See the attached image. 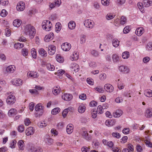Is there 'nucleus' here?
Here are the masks:
<instances>
[{
    "mask_svg": "<svg viewBox=\"0 0 152 152\" xmlns=\"http://www.w3.org/2000/svg\"><path fill=\"white\" fill-rule=\"evenodd\" d=\"M23 31L24 34L29 36L31 39H32L34 37L36 33L34 27L30 24L26 26Z\"/></svg>",
    "mask_w": 152,
    "mask_h": 152,
    "instance_id": "f257e3e1",
    "label": "nucleus"
},
{
    "mask_svg": "<svg viewBox=\"0 0 152 152\" xmlns=\"http://www.w3.org/2000/svg\"><path fill=\"white\" fill-rule=\"evenodd\" d=\"M44 106L40 103L38 104L35 106V110L36 111L35 113V116L37 117L42 115L44 112Z\"/></svg>",
    "mask_w": 152,
    "mask_h": 152,
    "instance_id": "f03ea898",
    "label": "nucleus"
},
{
    "mask_svg": "<svg viewBox=\"0 0 152 152\" xmlns=\"http://www.w3.org/2000/svg\"><path fill=\"white\" fill-rule=\"evenodd\" d=\"M42 28L46 31H49L52 26L51 22L48 20L43 21L42 24Z\"/></svg>",
    "mask_w": 152,
    "mask_h": 152,
    "instance_id": "7ed1b4c3",
    "label": "nucleus"
},
{
    "mask_svg": "<svg viewBox=\"0 0 152 152\" xmlns=\"http://www.w3.org/2000/svg\"><path fill=\"white\" fill-rule=\"evenodd\" d=\"M16 101L15 97V96L11 94L9 95L7 98L6 102L8 104H12L15 102Z\"/></svg>",
    "mask_w": 152,
    "mask_h": 152,
    "instance_id": "20e7f679",
    "label": "nucleus"
},
{
    "mask_svg": "<svg viewBox=\"0 0 152 152\" xmlns=\"http://www.w3.org/2000/svg\"><path fill=\"white\" fill-rule=\"evenodd\" d=\"M84 24L87 28H92L93 27L94 23L91 20L87 19L84 21Z\"/></svg>",
    "mask_w": 152,
    "mask_h": 152,
    "instance_id": "39448f33",
    "label": "nucleus"
},
{
    "mask_svg": "<svg viewBox=\"0 0 152 152\" xmlns=\"http://www.w3.org/2000/svg\"><path fill=\"white\" fill-rule=\"evenodd\" d=\"M119 70L121 72L125 74L128 73L129 72V68L127 67L124 65H121L120 66Z\"/></svg>",
    "mask_w": 152,
    "mask_h": 152,
    "instance_id": "423d86ee",
    "label": "nucleus"
},
{
    "mask_svg": "<svg viewBox=\"0 0 152 152\" xmlns=\"http://www.w3.org/2000/svg\"><path fill=\"white\" fill-rule=\"evenodd\" d=\"M71 47L70 44L67 42H65L63 43L61 45L62 49L64 51H69Z\"/></svg>",
    "mask_w": 152,
    "mask_h": 152,
    "instance_id": "0eeeda50",
    "label": "nucleus"
},
{
    "mask_svg": "<svg viewBox=\"0 0 152 152\" xmlns=\"http://www.w3.org/2000/svg\"><path fill=\"white\" fill-rule=\"evenodd\" d=\"M56 47L53 45H51L48 46V53L49 54L52 55H53L56 52Z\"/></svg>",
    "mask_w": 152,
    "mask_h": 152,
    "instance_id": "6e6552de",
    "label": "nucleus"
},
{
    "mask_svg": "<svg viewBox=\"0 0 152 152\" xmlns=\"http://www.w3.org/2000/svg\"><path fill=\"white\" fill-rule=\"evenodd\" d=\"M25 8V4L23 2L20 1L18 3L16 7L17 10L19 11H23Z\"/></svg>",
    "mask_w": 152,
    "mask_h": 152,
    "instance_id": "1a4fd4ad",
    "label": "nucleus"
},
{
    "mask_svg": "<svg viewBox=\"0 0 152 152\" xmlns=\"http://www.w3.org/2000/svg\"><path fill=\"white\" fill-rule=\"evenodd\" d=\"M70 68L72 71H74L76 72H78L79 69V65L76 63H72L70 65Z\"/></svg>",
    "mask_w": 152,
    "mask_h": 152,
    "instance_id": "9d476101",
    "label": "nucleus"
},
{
    "mask_svg": "<svg viewBox=\"0 0 152 152\" xmlns=\"http://www.w3.org/2000/svg\"><path fill=\"white\" fill-rule=\"evenodd\" d=\"M104 88L107 91L109 92H112L114 89L113 86L110 84H106L104 85Z\"/></svg>",
    "mask_w": 152,
    "mask_h": 152,
    "instance_id": "9b49d317",
    "label": "nucleus"
},
{
    "mask_svg": "<svg viewBox=\"0 0 152 152\" xmlns=\"http://www.w3.org/2000/svg\"><path fill=\"white\" fill-rule=\"evenodd\" d=\"M54 37L53 34L52 32H50L45 36L44 40L46 42H48L52 40Z\"/></svg>",
    "mask_w": 152,
    "mask_h": 152,
    "instance_id": "f8f14e48",
    "label": "nucleus"
},
{
    "mask_svg": "<svg viewBox=\"0 0 152 152\" xmlns=\"http://www.w3.org/2000/svg\"><path fill=\"white\" fill-rule=\"evenodd\" d=\"M145 32V30L143 28L140 27L137 28L135 31V33L138 36H141Z\"/></svg>",
    "mask_w": 152,
    "mask_h": 152,
    "instance_id": "ddd939ff",
    "label": "nucleus"
},
{
    "mask_svg": "<svg viewBox=\"0 0 152 152\" xmlns=\"http://www.w3.org/2000/svg\"><path fill=\"white\" fill-rule=\"evenodd\" d=\"M145 116L148 118L152 117V109L148 108L146 110L145 113Z\"/></svg>",
    "mask_w": 152,
    "mask_h": 152,
    "instance_id": "4468645a",
    "label": "nucleus"
},
{
    "mask_svg": "<svg viewBox=\"0 0 152 152\" xmlns=\"http://www.w3.org/2000/svg\"><path fill=\"white\" fill-rule=\"evenodd\" d=\"M62 99L66 101H69L72 98V94H65L62 96Z\"/></svg>",
    "mask_w": 152,
    "mask_h": 152,
    "instance_id": "2eb2a0df",
    "label": "nucleus"
},
{
    "mask_svg": "<svg viewBox=\"0 0 152 152\" xmlns=\"http://www.w3.org/2000/svg\"><path fill=\"white\" fill-rule=\"evenodd\" d=\"M34 132V128L32 127H29L26 131V134L27 136L33 135Z\"/></svg>",
    "mask_w": 152,
    "mask_h": 152,
    "instance_id": "dca6fc26",
    "label": "nucleus"
},
{
    "mask_svg": "<svg viewBox=\"0 0 152 152\" xmlns=\"http://www.w3.org/2000/svg\"><path fill=\"white\" fill-rule=\"evenodd\" d=\"M82 135L83 138L87 140H89L91 139V136L89 135L88 134L86 131H83Z\"/></svg>",
    "mask_w": 152,
    "mask_h": 152,
    "instance_id": "f3484780",
    "label": "nucleus"
},
{
    "mask_svg": "<svg viewBox=\"0 0 152 152\" xmlns=\"http://www.w3.org/2000/svg\"><path fill=\"white\" fill-rule=\"evenodd\" d=\"M143 4L145 7H148L152 5V0H143Z\"/></svg>",
    "mask_w": 152,
    "mask_h": 152,
    "instance_id": "a211bd4d",
    "label": "nucleus"
},
{
    "mask_svg": "<svg viewBox=\"0 0 152 152\" xmlns=\"http://www.w3.org/2000/svg\"><path fill=\"white\" fill-rule=\"evenodd\" d=\"M122 111L121 110H117L113 114V116L115 117H119L122 114Z\"/></svg>",
    "mask_w": 152,
    "mask_h": 152,
    "instance_id": "6ab92c4d",
    "label": "nucleus"
},
{
    "mask_svg": "<svg viewBox=\"0 0 152 152\" xmlns=\"http://www.w3.org/2000/svg\"><path fill=\"white\" fill-rule=\"evenodd\" d=\"M73 125L72 124H68L66 127V131L68 134H71L73 131Z\"/></svg>",
    "mask_w": 152,
    "mask_h": 152,
    "instance_id": "aec40b11",
    "label": "nucleus"
},
{
    "mask_svg": "<svg viewBox=\"0 0 152 152\" xmlns=\"http://www.w3.org/2000/svg\"><path fill=\"white\" fill-rule=\"evenodd\" d=\"M61 91V89L59 86H56L54 87L52 91L53 94L55 95L58 94Z\"/></svg>",
    "mask_w": 152,
    "mask_h": 152,
    "instance_id": "412c9836",
    "label": "nucleus"
},
{
    "mask_svg": "<svg viewBox=\"0 0 152 152\" xmlns=\"http://www.w3.org/2000/svg\"><path fill=\"white\" fill-rule=\"evenodd\" d=\"M13 23L14 26L18 27L20 26L22 23V21L20 20L16 19L14 20Z\"/></svg>",
    "mask_w": 152,
    "mask_h": 152,
    "instance_id": "4be33fe9",
    "label": "nucleus"
},
{
    "mask_svg": "<svg viewBox=\"0 0 152 152\" xmlns=\"http://www.w3.org/2000/svg\"><path fill=\"white\" fill-rule=\"evenodd\" d=\"M44 141L48 144H51L53 142L52 139L50 138L49 137L46 135L44 138Z\"/></svg>",
    "mask_w": 152,
    "mask_h": 152,
    "instance_id": "5701e85b",
    "label": "nucleus"
},
{
    "mask_svg": "<svg viewBox=\"0 0 152 152\" xmlns=\"http://www.w3.org/2000/svg\"><path fill=\"white\" fill-rule=\"evenodd\" d=\"M22 80L20 79H18L15 80H14L12 82V84L15 86H19L22 85Z\"/></svg>",
    "mask_w": 152,
    "mask_h": 152,
    "instance_id": "b1692460",
    "label": "nucleus"
},
{
    "mask_svg": "<svg viewBox=\"0 0 152 152\" xmlns=\"http://www.w3.org/2000/svg\"><path fill=\"white\" fill-rule=\"evenodd\" d=\"M14 66L10 65L8 66L6 69V71L9 73H13L15 71Z\"/></svg>",
    "mask_w": 152,
    "mask_h": 152,
    "instance_id": "393cba45",
    "label": "nucleus"
},
{
    "mask_svg": "<svg viewBox=\"0 0 152 152\" xmlns=\"http://www.w3.org/2000/svg\"><path fill=\"white\" fill-rule=\"evenodd\" d=\"M39 54L43 57H46L47 56L46 52L43 48H41L39 49Z\"/></svg>",
    "mask_w": 152,
    "mask_h": 152,
    "instance_id": "a878e982",
    "label": "nucleus"
},
{
    "mask_svg": "<svg viewBox=\"0 0 152 152\" xmlns=\"http://www.w3.org/2000/svg\"><path fill=\"white\" fill-rule=\"evenodd\" d=\"M144 95L148 97H152V91L150 89H147L144 91Z\"/></svg>",
    "mask_w": 152,
    "mask_h": 152,
    "instance_id": "bb28decb",
    "label": "nucleus"
},
{
    "mask_svg": "<svg viewBox=\"0 0 152 152\" xmlns=\"http://www.w3.org/2000/svg\"><path fill=\"white\" fill-rule=\"evenodd\" d=\"M30 150L31 152H41L42 150L40 147L37 148L34 147H31L30 148Z\"/></svg>",
    "mask_w": 152,
    "mask_h": 152,
    "instance_id": "cd10ccee",
    "label": "nucleus"
},
{
    "mask_svg": "<svg viewBox=\"0 0 152 152\" xmlns=\"http://www.w3.org/2000/svg\"><path fill=\"white\" fill-rule=\"evenodd\" d=\"M86 110V107L83 104H81L79 107L78 109V111L80 113H83Z\"/></svg>",
    "mask_w": 152,
    "mask_h": 152,
    "instance_id": "c85d7f7f",
    "label": "nucleus"
},
{
    "mask_svg": "<svg viewBox=\"0 0 152 152\" xmlns=\"http://www.w3.org/2000/svg\"><path fill=\"white\" fill-rule=\"evenodd\" d=\"M113 61L114 62L117 63L119 61L120 57L116 54H113L112 56Z\"/></svg>",
    "mask_w": 152,
    "mask_h": 152,
    "instance_id": "c756f323",
    "label": "nucleus"
},
{
    "mask_svg": "<svg viewBox=\"0 0 152 152\" xmlns=\"http://www.w3.org/2000/svg\"><path fill=\"white\" fill-rule=\"evenodd\" d=\"M75 26V23L73 21H70L68 24V27L70 29H74Z\"/></svg>",
    "mask_w": 152,
    "mask_h": 152,
    "instance_id": "7c9ffc66",
    "label": "nucleus"
},
{
    "mask_svg": "<svg viewBox=\"0 0 152 152\" xmlns=\"http://www.w3.org/2000/svg\"><path fill=\"white\" fill-rule=\"evenodd\" d=\"M19 148L20 150H23L24 149V142L23 140H20L18 142Z\"/></svg>",
    "mask_w": 152,
    "mask_h": 152,
    "instance_id": "2f4dec72",
    "label": "nucleus"
},
{
    "mask_svg": "<svg viewBox=\"0 0 152 152\" xmlns=\"http://www.w3.org/2000/svg\"><path fill=\"white\" fill-rule=\"evenodd\" d=\"M28 76H30L31 77H32L34 78H37L39 76V75L36 72H30V73L28 72Z\"/></svg>",
    "mask_w": 152,
    "mask_h": 152,
    "instance_id": "473e14b6",
    "label": "nucleus"
},
{
    "mask_svg": "<svg viewBox=\"0 0 152 152\" xmlns=\"http://www.w3.org/2000/svg\"><path fill=\"white\" fill-rule=\"evenodd\" d=\"M24 46L23 44L20 43H17L14 45V48L17 49H19L23 48Z\"/></svg>",
    "mask_w": 152,
    "mask_h": 152,
    "instance_id": "72a5a7b5",
    "label": "nucleus"
},
{
    "mask_svg": "<svg viewBox=\"0 0 152 152\" xmlns=\"http://www.w3.org/2000/svg\"><path fill=\"white\" fill-rule=\"evenodd\" d=\"M122 56L124 59L128 58L129 56V52L128 51L124 52L122 54Z\"/></svg>",
    "mask_w": 152,
    "mask_h": 152,
    "instance_id": "f704fd0d",
    "label": "nucleus"
},
{
    "mask_svg": "<svg viewBox=\"0 0 152 152\" xmlns=\"http://www.w3.org/2000/svg\"><path fill=\"white\" fill-rule=\"evenodd\" d=\"M113 45L115 47H117L119 45V41L118 39H114L112 42Z\"/></svg>",
    "mask_w": 152,
    "mask_h": 152,
    "instance_id": "c9c22d12",
    "label": "nucleus"
},
{
    "mask_svg": "<svg viewBox=\"0 0 152 152\" xmlns=\"http://www.w3.org/2000/svg\"><path fill=\"white\" fill-rule=\"evenodd\" d=\"M31 54L33 57L34 58H36L37 57L36 51L35 49L33 48L31 50Z\"/></svg>",
    "mask_w": 152,
    "mask_h": 152,
    "instance_id": "e433bc0d",
    "label": "nucleus"
},
{
    "mask_svg": "<svg viewBox=\"0 0 152 152\" xmlns=\"http://www.w3.org/2000/svg\"><path fill=\"white\" fill-rule=\"evenodd\" d=\"M61 24L59 23H57L56 25V31L58 32L61 29Z\"/></svg>",
    "mask_w": 152,
    "mask_h": 152,
    "instance_id": "4c0bfd02",
    "label": "nucleus"
},
{
    "mask_svg": "<svg viewBox=\"0 0 152 152\" xmlns=\"http://www.w3.org/2000/svg\"><path fill=\"white\" fill-rule=\"evenodd\" d=\"M60 109L56 107L53 109L51 111V113L53 115H56L60 111Z\"/></svg>",
    "mask_w": 152,
    "mask_h": 152,
    "instance_id": "58836bf2",
    "label": "nucleus"
},
{
    "mask_svg": "<svg viewBox=\"0 0 152 152\" xmlns=\"http://www.w3.org/2000/svg\"><path fill=\"white\" fill-rule=\"evenodd\" d=\"M16 113V110L15 109L12 108L10 110L8 113L9 116L11 115L12 114L15 115Z\"/></svg>",
    "mask_w": 152,
    "mask_h": 152,
    "instance_id": "ea45409f",
    "label": "nucleus"
},
{
    "mask_svg": "<svg viewBox=\"0 0 152 152\" xmlns=\"http://www.w3.org/2000/svg\"><path fill=\"white\" fill-rule=\"evenodd\" d=\"M97 110L96 109H94L92 110L91 111V113L92 114V118H95L97 117Z\"/></svg>",
    "mask_w": 152,
    "mask_h": 152,
    "instance_id": "a19ab883",
    "label": "nucleus"
},
{
    "mask_svg": "<svg viewBox=\"0 0 152 152\" xmlns=\"http://www.w3.org/2000/svg\"><path fill=\"white\" fill-rule=\"evenodd\" d=\"M137 6L140 11L142 12H143L144 10L143 7L144 6L143 5V3H142L140 2H138L137 3Z\"/></svg>",
    "mask_w": 152,
    "mask_h": 152,
    "instance_id": "79ce46f5",
    "label": "nucleus"
},
{
    "mask_svg": "<svg viewBox=\"0 0 152 152\" xmlns=\"http://www.w3.org/2000/svg\"><path fill=\"white\" fill-rule=\"evenodd\" d=\"M48 69L50 71H53L55 69V67L53 65H51L50 64H48L46 65Z\"/></svg>",
    "mask_w": 152,
    "mask_h": 152,
    "instance_id": "37998d69",
    "label": "nucleus"
},
{
    "mask_svg": "<svg viewBox=\"0 0 152 152\" xmlns=\"http://www.w3.org/2000/svg\"><path fill=\"white\" fill-rule=\"evenodd\" d=\"M146 49L148 51L152 50V42H149L148 43L146 46Z\"/></svg>",
    "mask_w": 152,
    "mask_h": 152,
    "instance_id": "c03bdc74",
    "label": "nucleus"
},
{
    "mask_svg": "<svg viewBox=\"0 0 152 152\" xmlns=\"http://www.w3.org/2000/svg\"><path fill=\"white\" fill-rule=\"evenodd\" d=\"M22 53L23 56H26L28 54V50L26 48H23L22 50Z\"/></svg>",
    "mask_w": 152,
    "mask_h": 152,
    "instance_id": "a18cd8bd",
    "label": "nucleus"
},
{
    "mask_svg": "<svg viewBox=\"0 0 152 152\" xmlns=\"http://www.w3.org/2000/svg\"><path fill=\"white\" fill-rule=\"evenodd\" d=\"M7 12L5 10L3 9L2 10L0 15L1 17H4L7 15Z\"/></svg>",
    "mask_w": 152,
    "mask_h": 152,
    "instance_id": "49530a36",
    "label": "nucleus"
},
{
    "mask_svg": "<svg viewBox=\"0 0 152 152\" xmlns=\"http://www.w3.org/2000/svg\"><path fill=\"white\" fill-rule=\"evenodd\" d=\"M126 17L124 16H122L121 18L120 24L122 25H123L126 23Z\"/></svg>",
    "mask_w": 152,
    "mask_h": 152,
    "instance_id": "de8ad7c7",
    "label": "nucleus"
},
{
    "mask_svg": "<svg viewBox=\"0 0 152 152\" xmlns=\"http://www.w3.org/2000/svg\"><path fill=\"white\" fill-rule=\"evenodd\" d=\"M86 36L85 35H83L80 38V43L81 44H84L86 41Z\"/></svg>",
    "mask_w": 152,
    "mask_h": 152,
    "instance_id": "09e8293b",
    "label": "nucleus"
},
{
    "mask_svg": "<svg viewBox=\"0 0 152 152\" xmlns=\"http://www.w3.org/2000/svg\"><path fill=\"white\" fill-rule=\"evenodd\" d=\"M56 60L59 62H62L64 61V59L61 56L57 55L56 56Z\"/></svg>",
    "mask_w": 152,
    "mask_h": 152,
    "instance_id": "8fccbe9b",
    "label": "nucleus"
},
{
    "mask_svg": "<svg viewBox=\"0 0 152 152\" xmlns=\"http://www.w3.org/2000/svg\"><path fill=\"white\" fill-rule=\"evenodd\" d=\"M70 110V108H68L67 109H64L62 113V115L63 117L64 118L65 117L66 115L68 112Z\"/></svg>",
    "mask_w": 152,
    "mask_h": 152,
    "instance_id": "3c124183",
    "label": "nucleus"
},
{
    "mask_svg": "<svg viewBox=\"0 0 152 152\" xmlns=\"http://www.w3.org/2000/svg\"><path fill=\"white\" fill-rule=\"evenodd\" d=\"M97 111L98 113L101 114L103 112V109L102 108V106L99 105L97 108Z\"/></svg>",
    "mask_w": 152,
    "mask_h": 152,
    "instance_id": "603ef678",
    "label": "nucleus"
},
{
    "mask_svg": "<svg viewBox=\"0 0 152 152\" xmlns=\"http://www.w3.org/2000/svg\"><path fill=\"white\" fill-rule=\"evenodd\" d=\"M65 72L62 69L58 70L57 72H55V74L58 75H62L65 73Z\"/></svg>",
    "mask_w": 152,
    "mask_h": 152,
    "instance_id": "864d4df0",
    "label": "nucleus"
},
{
    "mask_svg": "<svg viewBox=\"0 0 152 152\" xmlns=\"http://www.w3.org/2000/svg\"><path fill=\"white\" fill-rule=\"evenodd\" d=\"M115 15H113L111 14L110 13L106 15V18L108 20H110L113 19L115 17Z\"/></svg>",
    "mask_w": 152,
    "mask_h": 152,
    "instance_id": "5fc2aeb1",
    "label": "nucleus"
},
{
    "mask_svg": "<svg viewBox=\"0 0 152 152\" xmlns=\"http://www.w3.org/2000/svg\"><path fill=\"white\" fill-rule=\"evenodd\" d=\"M53 3L56 6L59 7L60 5L61 2V0H55Z\"/></svg>",
    "mask_w": 152,
    "mask_h": 152,
    "instance_id": "6e6d98bb",
    "label": "nucleus"
},
{
    "mask_svg": "<svg viewBox=\"0 0 152 152\" xmlns=\"http://www.w3.org/2000/svg\"><path fill=\"white\" fill-rule=\"evenodd\" d=\"M99 77L101 80H103L106 78V75L105 74H102L99 75Z\"/></svg>",
    "mask_w": 152,
    "mask_h": 152,
    "instance_id": "4d7b16f0",
    "label": "nucleus"
},
{
    "mask_svg": "<svg viewBox=\"0 0 152 152\" xmlns=\"http://www.w3.org/2000/svg\"><path fill=\"white\" fill-rule=\"evenodd\" d=\"M109 0H102V4L104 6H107L109 4Z\"/></svg>",
    "mask_w": 152,
    "mask_h": 152,
    "instance_id": "13d9d810",
    "label": "nucleus"
},
{
    "mask_svg": "<svg viewBox=\"0 0 152 152\" xmlns=\"http://www.w3.org/2000/svg\"><path fill=\"white\" fill-rule=\"evenodd\" d=\"M113 136L117 138H119L121 137V134L116 132H114L112 133Z\"/></svg>",
    "mask_w": 152,
    "mask_h": 152,
    "instance_id": "bf43d9fd",
    "label": "nucleus"
},
{
    "mask_svg": "<svg viewBox=\"0 0 152 152\" xmlns=\"http://www.w3.org/2000/svg\"><path fill=\"white\" fill-rule=\"evenodd\" d=\"M130 31L129 27L128 26H126L123 30V32L124 34L128 33Z\"/></svg>",
    "mask_w": 152,
    "mask_h": 152,
    "instance_id": "052dcab7",
    "label": "nucleus"
},
{
    "mask_svg": "<svg viewBox=\"0 0 152 152\" xmlns=\"http://www.w3.org/2000/svg\"><path fill=\"white\" fill-rule=\"evenodd\" d=\"M94 89L99 93H102L104 91V90L99 86L95 88Z\"/></svg>",
    "mask_w": 152,
    "mask_h": 152,
    "instance_id": "680f3d73",
    "label": "nucleus"
},
{
    "mask_svg": "<svg viewBox=\"0 0 152 152\" xmlns=\"http://www.w3.org/2000/svg\"><path fill=\"white\" fill-rule=\"evenodd\" d=\"M74 60H76L78 58V56L77 54V53L74 52L73 54V57L72 58Z\"/></svg>",
    "mask_w": 152,
    "mask_h": 152,
    "instance_id": "e2e57ef3",
    "label": "nucleus"
},
{
    "mask_svg": "<svg viewBox=\"0 0 152 152\" xmlns=\"http://www.w3.org/2000/svg\"><path fill=\"white\" fill-rule=\"evenodd\" d=\"M18 130L20 132H23L24 130L23 126L22 125L19 126L18 128Z\"/></svg>",
    "mask_w": 152,
    "mask_h": 152,
    "instance_id": "0e129e2a",
    "label": "nucleus"
},
{
    "mask_svg": "<svg viewBox=\"0 0 152 152\" xmlns=\"http://www.w3.org/2000/svg\"><path fill=\"white\" fill-rule=\"evenodd\" d=\"M17 142L15 140H12V142L10 143V147L11 148H14L15 147V145Z\"/></svg>",
    "mask_w": 152,
    "mask_h": 152,
    "instance_id": "69168bd1",
    "label": "nucleus"
},
{
    "mask_svg": "<svg viewBox=\"0 0 152 152\" xmlns=\"http://www.w3.org/2000/svg\"><path fill=\"white\" fill-rule=\"evenodd\" d=\"M91 55L94 56L96 57L99 55V53L96 50H92L91 51Z\"/></svg>",
    "mask_w": 152,
    "mask_h": 152,
    "instance_id": "338daca9",
    "label": "nucleus"
},
{
    "mask_svg": "<svg viewBox=\"0 0 152 152\" xmlns=\"http://www.w3.org/2000/svg\"><path fill=\"white\" fill-rule=\"evenodd\" d=\"M79 98L82 100H84L86 98V94H82L79 96Z\"/></svg>",
    "mask_w": 152,
    "mask_h": 152,
    "instance_id": "774afa93",
    "label": "nucleus"
}]
</instances>
